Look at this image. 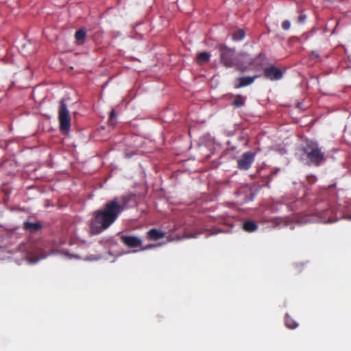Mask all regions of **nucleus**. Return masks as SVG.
I'll use <instances>...</instances> for the list:
<instances>
[{
	"label": "nucleus",
	"mask_w": 351,
	"mask_h": 351,
	"mask_svg": "<svg viewBox=\"0 0 351 351\" xmlns=\"http://www.w3.org/2000/svg\"><path fill=\"white\" fill-rule=\"evenodd\" d=\"M261 75H254V76H252V77H250V76H245V77H238L237 78V81L239 82L238 84H234V88H242V87H245V86H247L248 85H250L252 84L254 80L259 77Z\"/></svg>",
	"instance_id": "6e6552de"
},
{
	"label": "nucleus",
	"mask_w": 351,
	"mask_h": 351,
	"mask_svg": "<svg viewBox=\"0 0 351 351\" xmlns=\"http://www.w3.org/2000/svg\"><path fill=\"white\" fill-rule=\"evenodd\" d=\"M263 76L265 78L271 81H277L280 80L282 77L283 73L281 70L276 66L271 65L270 66L264 69Z\"/></svg>",
	"instance_id": "0eeeda50"
},
{
	"label": "nucleus",
	"mask_w": 351,
	"mask_h": 351,
	"mask_svg": "<svg viewBox=\"0 0 351 351\" xmlns=\"http://www.w3.org/2000/svg\"><path fill=\"white\" fill-rule=\"evenodd\" d=\"M245 36V31L243 29H238L234 32L232 34V39L234 41H240L242 40Z\"/></svg>",
	"instance_id": "f3484780"
},
{
	"label": "nucleus",
	"mask_w": 351,
	"mask_h": 351,
	"mask_svg": "<svg viewBox=\"0 0 351 351\" xmlns=\"http://www.w3.org/2000/svg\"><path fill=\"white\" fill-rule=\"evenodd\" d=\"M131 200L129 195L114 197L93 213L90 229L93 234H99L108 229L125 210Z\"/></svg>",
	"instance_id": "f257e3e1"
},
{
	"label": "nucleus",
	"mask_w": 351,
	"mask_h": 351,
	"mask_svg": "<svg viewBox=\"0 0 351 351\" xmlns=\"http://www.w3.org/2000/svg\"><path fill=\"white\" fill-rule=\"evenodd\" d=\"M86 35V32L84 29L81 28L76 31L75 34V38L79 44H82L84 43V40L85 39Z\"/></svg>",
	"instance_id": "2eb2a0df"
},
{
	"label": "nucleus",
	"mask_w": 351,
	"mask_h": 351,
	"mask_svg": "<svg viewBox=\"0 0 351 351\" xmlns=\"http://www.w3.org/2000/svg\"><path fill=\"white\" fill-rule=\"evenodd\" d=\"M136 154V152H130V153L125 152V157L128 158H130L132 156L135 155Z\"/></svg>",
	"instance_id": "4be33fe9"
},
{
	"label": "nucleus",
	"mask_w": 351,
	"mask_h": 351,
	"mask_svg": "<svg viewBox=\"0 0 351 351\" xmlns=\"http://www.w3.org/2000/svg\"><path fill=\"white\" fill-rule=\"evenodd\" d=\"M58 120L60 131L64 134H67L71 128V117L66 104L63 99L60 102Z\"/></svg>",
	"instance_id": "7ed1b4c3"
},
{
	"label": "nucleus",
	"mask_w": 351,
	"mask_h": 351,
	"mask_svg": "<svg viewBox=\"0 0 351 351\" xmlns=\"http://www.w3.org/2000/svg\"><path fill=\"white\" fill-rule=\"evenodd\" d=\"M291 27L289 21L285 20L282 23V28L285 30H288Z\"/></svg>",
	"instance_id": "a211bd4d"
},
{
	"label": "nucleus",
	"mask_w": 351,
	"mask_h": 351,
	"mask_svg": "<svg viewBox=\"0 0 351 351\" xmlns=\"http://www.w3.org/2000/svg\"><path fill=\"white\" fill-rule=\"evenodd\" d=\"M120 241L125 246L130 248L141 247L143 243L142 239L134 235L123 234L120 237Z\"/></svg>",
	"instance_id": "423d86ee"
},
{
	"label": "nucleus",
	"mask_w": 351,
	"mask_h": 351,
	"mask_svg": "<svg viewBox=\"0 0 351 351\" xmlns=\"http://www.w3.org/2000/svg\"><path fill=\"white\" fill-rule=\"evenodd\" d=\"M305 19H306L305 15H300V16H299L298 21L299 23H303L305 21Z\"/></svg>",
	"instance_id": "5701e85b"
},
{
	"label": "nucleus",
	"mask_w": 351,
	"mask_h": 351,
	"mask_svg": "<svg viewBox=\"0 0 351 351\" xmlns=\"http://www.w3.org/2000/svg\"><path fill=\"white\" fill-rule=\"evenodd\" d=\"M243 228L246 232H252L257 230L258 226L254 221L247 220L243 223Z\"/></svg>",
	"instance_id": "4468645a"
},
{
	"label": "nucleus",
	"mask_w": 351,
	"mask_h": 351,
	"mask_svg": "<svg viewBox=\"0 0 351 351\" xmlns=\"http://www.w3.org/2000/svg\"><path fill=\"white\" fill-rule=\"evenodd\" d=\"M302 150L308 165L319 167L326 160L324 152L315 141H306Z\"/></svg>",
	"instance_id": "f03ea898"
},
{
	"label": "nucleus",
	"mask_w": 351,
	"mask_h": 351,
	"mask_svg": "<svg viewBox=\"0 0 351 351\" xmlns=\"http://www.w3.org/2000/svg\"><path fill=\"white\" fill-rule=\"evenodd\" d=\"M156 245H154V244H148L147 245H145V247H143L141 248V250H148V249H152L153 247H155Z\"/></svg>",
	"instance_id": "aec40b11"
},
{
	"label": "nucleus",
	"mask_w": 351,
	"mask_h": 351,
	"mask_svg": "<svg viewBox=\"0 0 351 351\" xmlns=\"http://www.w3.org/2000/svg\"><path fill=\"white\" fill-rule=\"evenodd\" d=\"M285 323L286 326L290 329H295L298 326V324L287 313L286 314L285 316Z\"/></svg>",
	"instance_id": "dca6fc26"
},
{
	"label": "nucleus",
	"mask_w": 351,
	"mask_h": 351,
	"mask_svg": "<svg viewBox=\"0 0 351 351\" xmlns=\"http://www.w3.org/2000/svg\"><path fill=\"white\" fill-rule=\"evenodd\" d=\"M147 238L149 240L157 241L163 239L165 237V233L155 228H152L147 232Z\"/></svg>",
	"instance_id": "1a4fd4ad"
},
{
	"label": "nucleus",
	"mask_w": 351,
	"mask_h": 351,
	"mask_svg": "<svg viewBox=\"0 0 351 351\" xmlns=\"http://www.w3.org/2000/svg\"><path fill=\"white\" fill-rule=\"evenodd\" d=\"M210 55L206 51L199 53L196 56V62L199 64L208 62L210 60Z\"/></svg>",
	"instance_id": "f8f14e48"
},
{
	"label": "nucleus",
	"mask_w": 351,
	"mask_h": 351,
	"mask_svg": "<svg viewBox=\"0 0 351 351\" xmlns=\"http://www.w3.org/2000/svg\"><path fill=\"white\" fill-rule=\"evenodd\" d=\"M221 61L226 68L232 67L234 65V51L225 45L219 46Z\"/></svg>",
	"instance_id": "20e7f679"
},
{
	"label": "nucleus",
	"mask_w": 351,
	"mask_h": 351,
	"mask_svg": "<svg viewBox=\"0 0 351 351\" xmlns=\"http://www.w3.org/2000/svg\"><path fill=\"white\" fill-rule=\"evenodd\" d=\"M265 60V56L263 53H259L258 56L255 59H254L252 62H250V64L257 67L256 69H259L263 67L265 65L264 61Z\"/></svg>",
	"instance_id": "9d476101"
},
{
	"label": "nucleus",
	"mask_w": 351,
	"mask_h": 351,
	"mask_svg": "<svg viewBox=\"0 0 351 351\" xmlns=\"http://www.w3.org/2000/svg\"><path fill=\"white\" fill-rule=\"evenodd\" d=\"M115 117H116L115 112L114 110H112L110 112V121L112 122L113 121V119L115 118Z\"/></svg>",
	"instance_id": "412c9836"
},
{
	"label": "nucleus",
	"mask_w": 351,
	"mask_h": 351,
	"mask_svg": "<svg viewBox=\"0 0 351 351\" xmlns=\"http://www.w3.org/2000/svg\"><path fill=\"white\" fill-rule=\"evenodd\" d=\"M234 97V99L232 102V105L234 108H239L245 104L246 99L245 97H243L241 95H236Z\"/></svg>",
	"instance_id": "ddd939ff"
},
{
	"label": "nucleus",
	"mask_w": 351,
	"mask_h": 351,
	"mask_svg": "<svg viewBox=\"0 0 351 351\" xmlns=\"http://www.w3.org/2000/svg\"><path fill=\"white\" fill-rule=\"evenodd\" d=\"M255 154L247 152L242 154L240 159L237 160V167L239 169L247 170L250 168L254 160Z\"/></svg>",
	"instance_id": "39448f33"
},
{
	"label": "nucleus",
	"mask_w": 351,
	"mask_h": 351,
	"mask_svg": "<svg viewBox=\"0 0 351 351\" xmlns=\"http://www.w3.org/2000/svg\"><path fill=\"white\" fill-rule=\"evenodd\" d=\"M41 225L39 222L32 223L26 221L23 224V228L25 230L29 231L30 232H35L41 228Z\"/></svg>",
	"instance_id": "9b49d317"
},
{
	"label": "nucleus",
	"mask_w": 351,
	"mask_h": 351,
	"mask_svg": "<svg viewBox=\"0 0 351 351\" xmlns=\"http://www.w3.org/2000/svg\"><path fill=\"white\" fill-rule=\"evenodd\" d=\"M310 57L313 60H315L319 61V54L317 51H312L311 53Z\"/></svg>",
	"instance_id": "6ab92c4d"
}]
</instances>
